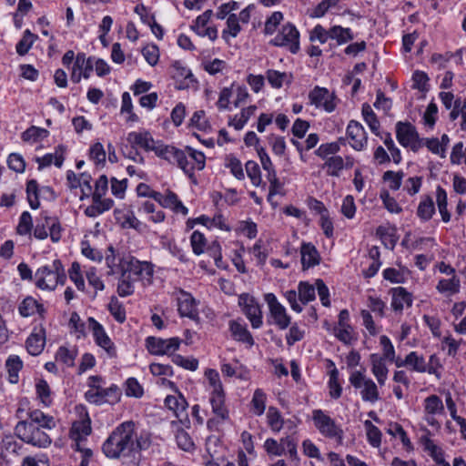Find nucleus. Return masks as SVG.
I'll return each instance as SVG.
<instances>
[{"label": "nucleus", "mask_w": 466, "mask_h": 466, "mask_svg": "<svg viewBox=\"0 0 466 466\" xmlns=\"http://www.w3.org/2000/svg\"><path fill=\"white\" fill-rule=\"evenodd\" d=\"M142 445L137 438L135 423L131 420L119 424L102 445L106 457L122 460L126 466H139Z\"/></svg>", "instance_id": "f257e3e1"}, {"label": "nucleus", "mask_w": 466, "mask_h": 466, "mask_svg": "<svg viewBox=\"0 0 466 466\" xmlns=\"http://www.w3.org/2000/svg\"><path fill=\"white\" fill-rule=\"evenodd\" d=\"M45 430L27 420H20L15 427V434L20 440L38 448H46L51 444V438Z\"/></svg>", "instance_id": "f03ea898"}, {"label": "nucleus", "mask_w": 466, "mask_h": 466, "mask_svg": "<svg viewBox=\"0 0 466 466\" xmlns=\"http://www.w3.org/2000/svg\"><path fill=\"white\" fill-rule=\"evenodd\" d=\"M36 286L42 289H54L58 283L64 284L66 273L59 259L53 261L52 265L39 268L35 272Z\"/></svg>", "instance_id": "7ed1b4c3"}, {"label": "nucleus", "mask_w": 466, "mask_h": 466, "mask_svg": "<svg viewBox=\"0 0 466 466\" xmlns=\"http://www.w3.org/2000/svg\"><path fill=\"white\" fill-rule=\"evenodd\" d=\"M118 268L124 274H128L129 279H140L151 283L153 276V265L147 261H140L134 257L120 259Z\"/></svg>", "instance_id": "20e7f679"}, {"label": "nucleus", "mask_w": 466, "mask_h": 466, "mask_svg": "<svg viewBox=\"0 0 466 466\" xmlns=\"http://www.w3.org/2000/svg\"><path fill=\"white\" fill-rule=\"evenodd\" d=\"M154 152L157 157L167 160L169 163L177 164L189 177H194V165L188 161L183 150L171 146H164L157 142Z\"/></svg>", "instance_id": "39448f33"}, {"label": "nucleus", "mask_w": 466, "mask_h": 466, "mask_svg": "<svg viewBox=\"0 0 466 466\" xmlns=\"http://www.w3.org/2000/svg\"><path fill=\"white\" fill-rule=\"evenodd\" d=\"M350 382L355 389H360L361 399L371 403L380 399L376 383L365 375L364 371L355 370L350 376Z\"/></svg>", "instance_id": "423d86ee"}, {"label": "nucleus", "mask_w": 466, "mask_h": 466, "mask_svg": "<svg viewBox=\"0 0 466 466\" xmlns=\"http://www.w3.org/2000/svg\"><path fill=\"white\" fill-rule=\"evenodd\" d=\"M396 137L399 143L404 147H410L418 152L423 147V139L420 138L416 127L410 122H398L396 124Z\"/></svg>", "instance_id": "0eeeda50"}, {"label": "nucleus", "mask_w": 466, "mask_h": 466, "mask_svg": "<svg viewBox=\"0 0 466 466\" xmlns=\"http://www.w3.org/2000/svg\"><path fill=\"white\" fill-rule=\"evenodd\" d=\"M312 419L319 432L328 438L342 440L343 431L338 426L333 419L325 414L321 410H315L312 412Z\"/></svg>", "instance_id": "6e6552de"}, {"label": "nucleus", "mask_w": 466, "mask_h": 466, "mask_svg": "<svg viewBox=\"0 0 466 466\" xmlns=\"http://www.w3.org/2000/svg\"><path fill=\"white\" fill-rule=\"evenodd\" d=\"M275 46H285L292 54L299 50V33L292 24L283 25L281 31L270 41Z\"/></svg>", "instance_id": "1a4fd4ad"}, {"label": "nucleus", "mask_w": 466, "mask_h": 466, "mask_svg": "<svg viewBox=\"0 0 466 466\" xmlns=\"http://www.w3.org/2000/svg\"><path fill=\"white\" fill-rule=\"evenodd\" d=\"M238 305L243 313L248 319L253 329H258L262 325V312L254 297L243 293L238 297Z\"/></svg>", "instance_id": "9d476101"}, {"label": "nucleus", "mask_w": 466, "mask_h": 466, "mask_svg": "<svg viewBox=\"0 0 466 466\" xmlns=\"http://www.w3.org/2000/svg\"><path fill=\"white\" fill-rule=\"evenodd\" d=\"M180 343L181 339L177 337L167 339L148 337L146 339V345L148 351L155 355L172 354L178 350Z\"/></svg>", "instance_id": "9b49d317"}, {"label": "nucleus", "mask_w": 466, "mask_h": 466, "mask_svg": "<svg viewBox=\"0 0 466 466\" xmlns=\"http://www.w3.org/2000/svg\"><path fill=\"white\" fill-rule=\"evenodd\" d=\"M88 328L92 331L96 343L103 348L107 355L111 358L116 356V348L111 341L110 338L106 333L103 326L98 323L94 318L90 317L87 319Z\"/></svg>", "instance_id": "f8f14e48"}, {"label": "nucleus", "mask_w": 466, "mask_h": 466, "mask_svg": "<svg viewBox=\"0 0 466 466\" xmlns=\"http://www.w3.org/2000/svg\"><path fill=\"white\" fill-rule=\"evenodd\" d=\"M270 315L274 319V323L280 329H285L290 324V317L286 313L285 308L278 301L276 296L272 293L265 295Z\"/></svg>", "instance_id": "ddd939ff"}, {"label": "nucleus", "mask_w": 466, "mask_h": 466, "mask_svg": "<svg viewBox=\"0 0 466 466\" xmlns=\"http://www.w3.org/2000/svg\"><path fill=\"white\" fill-rule=\"evenodd\" d=\"M311 105L317 107H323L327 112H332L336 104L335 96L325 87L315 86L309 94Z\"/></svg>", "instance_id": "4468645a"}, {"label": "nucleus", "mask_w": 466, "mask_h": 466, "mask_svg": "<svg viewBox=\"0 0 466 466\" xmlns=\"http://www.w3.org/2000/svg\"><path fill=\"white\" fill-rule=\"evenodd\" d=\"M347 135L350 146L355 150H361L367 145V134L360 123L351 120L347 127Z\"/></svg>", "instance_id": "2eb2a0df"}, {"label": "nucleus", "mask_w": 466, "mask_h": 466, "mask_svg": "<svg viewBox=\"0 0 466 466\" xmlns=\"http://www.w3.org/2000/svg\"><path fill=\"white\" fill-rule=\"evenodd\" d=\"M132 149L141 147L146 151H154L157 142L154 140L149 132H130L127 137Z\"/></svg>", "instance_id": "dca6fc26"}, {"label": "nucleus", "mask_w": 466, "mask_h": 466, "mask_svg": "<svg viewBox=\"0 0 466 466\" xmlns=\"http://www.w3.org/2000/svg\"><path fill=\"white\" fill-rule=\"evenodd\" d=\"M178 312L182 317H187L193 320H198V310L194 298L186 292L178 299Z\"/></svg>", "instance_id": "f3484780"}, {"label": "nucleus", "mask_w": 466, "mask_h": 466, "mask_svg": "<svg viewBox=\"0 0 466 466\" xmlns=\"http://www.w3.org/2000/svg\"><path fill=\"white\" fill-rule=\"evenodd\" d=\"M300 254L304 270L319 264L320 256L316 247L311 243H303L300 248Z\"/></svg>", "instance_id": "a211bd4d"}, {"label": "nucleus", "mask_w": 466, "mask_h": 466, "mask_svg": "<svg viewBox=\"0 0 466 466\" xmlns=\"http://www.w3.org/2000/svg\"><path fill=\"white\" fill-rule=\"evenodd\" d=\"M213 413L221 420L228 419V410L225 406L224 390L212 391L209 399Z\"/></svg>", "instance_id": "6ab92c4d"}, {"label": "nucleus", "mask_w": 466, "mask_h": 466, "mask_svg": "<svg viewBox=\"0 0 466 466\" xmlns=\"http://www.w3.org/2000/svg\"><path fill=\"white\" fill-rule=\"evenodd\" d=\"M229 330L235 340L247 343L249 347L254 345L252 335L246 325L241 324L238 320L229 321Z\"/></svg>", "instance_id": "aec40b11"}, {"label": "nucleus", "mask_w": 466, "mask_h": 466, "mask_svg": "<svg viewBox=\"0 0 466 466\" xmlns=\"http://www.w3.org/2000/svg\"><path fill=\"white\" fill-rule=\"evenodd\" d=\"M26 420L29 423H34V425L46 430H52L56 425V420L53 416L45 414L40 410H34L29 411L28 420Z\"/></svg>", "instance_id": "412c9836"}, {"label": "nucleus", "mask_w": 466, "mask_h": 466, "mask_svg": "<svg viewBox=\"0 0 466 466\" xmlns=\"http://www.w3.org/2000/svg\"><path fill=\"white\" fill-rule=\"evenodd\" d=\"M411 304V294L409 293L403 287L392 289L391 307L395 311H401L404 308V305L410 307Z\"/></svg>", "instance_id": "4be33fe9"}, {"label": "nucleus", "mask_w": 466, "mask_h": 466, "mask_svg": "<svg viewBox=\"0 0 466 466\" xmlns=\"http://www.w3.org/2000/svg\"><path fill=\"white\" fill-rule=\"evenodd\" d=\"M371 363V371L380 386H383L387 380L388 368L384 363V359L378 354H371L370 356Z\"/></svg>", "instance_id": "5701e85b"}, {"label": "nucleus", "mask_w": 466, "mask_h": 466, "mask_svg": "<svg viewBox=\"0 0 466 466\" xmlns=\"http://www.w3.org/2000/svg\"><path fill=\"white\" fill-rule=\"evenodd\" d=\"M25 343L29 354L33 356L39 355L43 351L46 344L44 329H41L39 332L32 333Z\"/></svg>", "instance_id": "b1692460"}, {"label": "nucleus", "mask_w": 466, "mask_h": 466, "mask_svg": "<svg viewBox=\"0 0 466 466\" xmlns=\"http://www.w3.org/2000/svg\"><path fill=\"white\" fill-rule=\"evenodd\" d=\"M18 309L23 317H30L36 312L43 315L45 312L44 306L32 297H26L19 305Z\"/></svg>", "instance_id": "393cba45"}, {"label": "nucleus", "mask_w": 466, "mask_h": 466, "mask_svg": "<svg viewBox=\"0 0 466 466\" xmlns=\"http://www.w3.org/2000/svg\"><path fill=\"white\" fill-rule=\"evenodd\" d=\"M406 363L410 370L419 373H424L428 370V365L425 358L419 355L416 351H411L406 356Z\"/></svg>", "instance_id": "a878e982"}, {"label": "nucleus", "mask_w": 466, "mask_h": 466, "mask_svg": "<svg viewBox=\"0 0 466 466\" xmlns=\"http://www.w3.org/2000/svg\"><path fill=\"white\" fill-rule=\"evenodd\" d=\"M23 367V361L16 355H11L5 361V368L8 372L9 381L11 383L18 382V372L21 370Z\"/></svg>", "instance_id": "bb28decb"}, {"label": "nucleus", "mask_w": 466, "mask_h": 466, "mask_svg": "<svg viewBox=\"0 0 466 466\" xmlns=\"http://www.w3.org/2000/svg\"><path fill=\"white\" fill-rule=\"evenodd\" d=\"M91 433L90 420H79L73 423L70 430V437L72 440L79 442L83 437Z\"/></svg>", "instance_id": "cd10ccee"}, {"label": "nucleus", "mask_w": 466, "mask_h": 466, "mask_svg": "<svg viewBox=\"0 0 466 466\" xmlns=\"http://www.w3.org/2000/svg\"><path fill=\"white\" fill-rule=\"evenodd\" d=\"M162 207L173 209L175 212H181L183 215L188 213V209L181 203L177 194L167 190L162 200Z\"/></svg>", "instance_id": "c85d7f7f"}, {"label": "nucleus", "mask_w": 466, "mask_h": 466, "mask_svg": "<svg viewBox=\"0 0 466 466\" xmlns=\"http://www.w3.org/2000/svg\"><path fill=\"white\" fill-rule=\"evenodd\" d=\"M257 110L256 106H249L243 108L239 115H236L229 122L228 126L234 127L235 129L240 130L244 127L245 124L248 121L251 116L255 114Z\"/></svg>", "instance_id": "c756f323"}, {"label": "nucleus", "mask_w": 466, "mask_h": 466, "mask_svg": "<svg viewBox=\"0 0 466 466\" xmlns=\"http://www.w3.org/2000/svg\"><path fill=\"white\" fill-rule=\"evenodd\" d=\"M361 113L364 120L369 125L371 132L376 136H380V122L377 118V116L373 112L371 106L368 103H364L362 105Z\"/></svg>", "instance_id": "7c9ffc66"}, {"label": "nucleus", "mask_w": 466, "mask_h": 466, "mask_svg": "<svg viewBox=\"0 0 466 466\" xmlns=\"http://www.w3.org/2000/svg\"><path fill=\"white\" fill-rule=\"evenodd\" d=\"M61 147H58L55 154H46L42 157H36L35 161L38 163V169L49 167L54 164L56 167H60L64 162L63 152H58Z\"/></svg>", "instance_id": "2f4dec72"}, {"label": "nucleus", "mask_w": 466, "mask_h": 466, "mask_svg": "<svg viewBox=\"0 0 466 466\" xmlns=\"http://www.w3.org/2000/svg\"><path fill=\"white\" fill-rule=\"evenodd\" d=\"M323 168L327 169V175L339 177V172L344 168V160L340 156H332L326 159Z\"/></svg>", "instance_id": "473e14b6"}, {"label": "nucleus", "mask_w": 466, "mask_h": 466, "mask_svg": "<svg viewBox=\"0 0 466 466\" xmlns=\"http://www.w3.org/2000/svg\"><path fill=\"white\" fill-rule=\"evenodd\" d=\"M329 38L335 39L339 45H342L352 40L354 35L350 28L334 25L329 29Z\"/></svg>", "instance_id": "72a5a7b5"}, {"label": "nucleus", "mask_w": 466, "mask_h": 466, "mask_svg": "<svg viewBox=\"0 0 466 466\" xmlns=\"http://www.w3.org/2000/svg\"><path fill=\"white\" fill-rule=\"evenodd\" d=\"M165 405L167 409L173 410L177 417L179 412L186 410L187 402L184 396L179 393L178 396H167L165 399Z\"/></svg>", "instance_id": "f704fd0d"}, {"label": "nucleus", "mask_w": 466, "mask_h": 466, "mask_svg": "<svg viewBox=\"0 0 466 466\" xmlns=\"http://www.w3.org/2000/svg\"><path fill=\"white\" fill-rule=\"evenodd\" d=\"M424 410L427 415H435L444 411V406L441 398L437 395H431L424 400Z\"/></svg>", "instance_id": "c9c22d12"}, {"label": "nucleus", "mask_w": 466, "mask_h": 466, "mask_svg": "<svg viewBox=\"0 0 466 466\" xmlns=\"http://www.w3.org/2000/svg\"><path fill=\"white\" fill-rule=\"evenodd\" d=\"M435 212L434 203L431 197H426L420 201L417 209V215L422 220H429Z\"/></svg>", "instance_id": "e433bc0d"}, {"label": "nucleus", "mask_w": 466, "mask_h": 466, "mask_svg": "<svg viewBox=\"0 0 466 466\" xmlns=\"http://www.w3.org/2000/svg\"><path fill=\"white\" fill-rule=\"evenodd\" d=\"M36 38L37 35L31 33L28 29L25 30L24 32L23 37L19 40V42L16 45L17 54L20 56L26 55Z\"/></svg>", "instance_id": "4c0bfd02"}, {"label": "nucleus", "mask_w": 466, "mask_h": 466, "mask_svg": "<svg viewBox=\"0 0 466 466\" xmlns=\"http://www.w3.org/2000/svg\"><path fill=\"white\" fill-rule=\"evenodd\" d=\"M134 281L135 279H129L128 274L121 272V276L118 280L117 293L120 297H127L134 293Z\"/></svg>", "instance_id": "58836bf2"}, {"label": "nucleus", "mask_w": 466, "mask_h": 466, "mask_svg": "<svg viewBox=\"0 0 466 466\" xmlns=\"http://www.w3.org/2000/svg\"><path fill=\"white\" fill-rule=\"evenodd\" d=\"M27 200L33 209H36L40 206L38 198V184L36 180L31 179L26 184Z\"/></svg>", "instance_id": "ea45409f"}, {"label": "nucleus", "mask_w": 466, "mask_h": 466, "mask_svg": "<svg viewBox=\"0 0 466 466\" xmlns=\"http://www.w3.org/2000/svg\"><path fill=\"white\" fill-rule=\"evenodd\" d=\"M299 299L307 304L315 299V287L309 282L301 281L299 284Z\"/></svg>", "instance_id": "a19ab883"}, {"label": "nucleus", "mask_w": 466, "mask_h": 466, "mask_svg": "<svg viewBox=\"0 0 466 466\" xmlns=\"http://www.w3.org/2000/svg\"><path fill=\"white\" fill-rule=\"evenodd\" d=\"M268 422L273 431H279L283 427V419L280 412L275 407H269L268 410Z\"/></svg>", "instance_id": "79ce46f5"}, {"label": "nucleus", "mask_w": 466, "mask_h": 466, "mask_svg": "<svg viewBox=\"0 0 466 466\" xmlns=\"http://www.w3.org/2000/svg\"><path fill=\"white\" fill-rule=\"evenodd\" d=\"M35 390L41 402L45 406H49L52 402V399L50 397L51 390L48 383L45 380H39L35 385Z\"/></svg>", "instance_id": "37998d69"}, {"label": "nucleus", "mask_w": 466, "mask_h": 466, "mask_svg": "<svg viewBox=\"0 0 466 466\" xmlns=\"http://www.w3.org/2000/svg\"><path fill=\"white\" fill-rule=\"evenodd\" d=\"M437 289L441 292H450L455 294L460 289V279L453 276L450 279H441L437 285Z\"/></svg>", "instance_id": "c03bdc74"}, {"label": "nucleus", "mask_w": 466, "mask_h": 466, "mask_svg": "<svg viewBox=\"0 0 466 466\" xmlns=\"http://www.w3.org/2000/svg\"><path fill=\"white\" fill-rule=\"evenodd\" d=\"M139 211H143L147 214H152L150 219L155 222H162L165 218V214L162 210L156 211V206L151 201H144L139 208Z\"/></svg>", "instance_id": "a18cd8bd"}, {"label": "nucleus", "mask_w": 466, "mask_h": 466, "mask_svg": "<svg viewBox=\"0 0 466 466\" xmlns=\"http://www.w3.org/2000/svg\"><path fill=\"white\" fill-rule=\"evenodd\" d=\"M246 172L248 177L250 178L252 184L255 187H258L261 184V173L258 163L249 160L245 165Z\"/></svg>", "instance_id": "49530a36"}, {"label": "nucleus", "mask_w": 466, "mask_h": 466, "mask_svg": "<svg viewBox=\"0 0 466 466\" xmlns=\"http://www.w3.org/2000/svg\"><path fill=\"white\" fill-rule=\"evenodd\" d=\"M403 177V171L394 172L389 170L383 174L382 178L384 181L389 182V187L390 189L398 190L401 186Z\"/></svg>", "instance_id": "de8ad7c7"}, {"label": "nucleus", "mask_w": 466, "mask_h": 466, "mask_svg": "<svg viewBox=\"0 0 466 466\" xmlns=\"http://www.w3.org/2000/svg\"><path fill=\"white\" fill-rule=\"evenodd\" d=\"M44 219L49 228L50 238L53 242H57L61 238V225L56 218L45 216Z\"/></svg>", "instance_id": "09e8293b"}, {"label": "nucleus", "mask_w": 466, "mask_h": 466, "mask_svg": "<svg viewBox=\"0 0 466 466\" xmlns=\"http://www.w3.org/2000/svg\"><path fill=\"white\" fill-rule=\"evenodd\" d=\"M364 426L367 430V437L373 447H379L381 442V432L371 421L366 420Z\"/></svg>", "instance_id": "8fccbe9b"}, {"label": "nucleus", "mask_w": 466, "mask_h": 466, "mask_svg": "<svg viewBox=\"0 0 466 466\" xmlns=\"http://www.w3.org/2000/svg\"><path fill=\"white\" fill-rule=\"evenodd\" d=\"M176 440L178 447L186 451H190L194 449V442L190 435L183 429L177 431Z\"/></svg>", "instance_id": "3c124183"}, {"label": "nucleus", "mask_w": 466, "mask_h": 466, "mask_svg": "<svg viewBox=\"0 0 466 466\" xmlns=\"http://www.w3.org/2000/svg\"><path fill=\"white\" fill-rule=\"evenodd\" d=\"M47 134V130L32 126L22 133V139L25 142H35L38 138L46 137Z\"/></svg>", "instance_id": "603ef678"}, {"label": "nucleus", "mask_w": 466, "mask_h": 466, "mask_svg": "<svg viewBox=\"0 0 466 466\" xmlns=\"http://www.w3.org/2000/svg\"><path fill=\"white\" fill-rule=\"evenodd\" d=\"M190 243L193 252L196 255H200L204 252L206 247V238L202 233L198 230L194 231L190 237Z\"/></svg>", "instance_id": "864d4df0"}, {"label": "nucleus", "mask_w": 466, "mask_h": 466, "mask_svg": "<svg viewBox=\"0 0 466 466\" xmlns=\"http://www.w3.org/2000/svg\"><path fill=\"white\" fill-rule=\"evenodd\" d=\"M33 228L32 217L28 211H24L19 219V223L17 226V233L19 235H26L29 234Z\"/></svg>", "instance_id": "5fc2aeb1"}, {"label": "nucleus", "mask_w": 466, "mask_h": 466, "mask_svg": "<svg viewBox=\"0 0 466 466\" xmlns=\"http://www.w3.org/2000/svg\"><path fill=\"white\" fill-rule=\"evenodd\" d=\"M104 388L96 387V389H90L85 393L86 400L96 405H102L106 403L105 395L103 394Z\"/></svg>", "instance_id": "6e6d98bb"}, {"label": "nucleus", "mask_w": 466, "mask_h": 466, "mask_svg": "<svg viewBox=\"0 0 466 466\" xmlns=\"http://www.w3.org/2000/svg\"><path fill=\"white\" fill-rule=\"evenodd\" d=\"M339 149L340 147L338 142H331L320 145L315 154L322 159H327L328 156L337 154Z\"/></svg>", "instance_id": "4d7b16f0"}, {"label": "nucleus", "mask_w": 466, "mask_h": 466, "mask_svg": "<svg viewBox=\"0 0 466 466\" xmlns=\"http://www.w3.org/2000/svg\"><path fill=\"white\" fill-rule=\"evenodd\" d=\"M333 333L335 337L344 344H351L356 339L353 334V328H334Z\"/></svg>", "instance_id": "13d9d810"}, {"label": "nucleus", "mask_w": 466, "mask_h": 466, "mask_svg": "<svg viewBox=\"0 0 466 466\" xmlns=\"http://www.w3.org/2000/svg\"><path fill=\"white\" fill-rule=\"evenodd\" d=\"M265 400H266V395L263 392V390L260 389H257L253 394V398H252V401H251L253 408H254V412L257 415H262L264 413V410L266 408Z\"/></svg>", "instance_id": "bf43d9fd"}, {"label": "nucleus", "mask_w": 466, "mask_h": 466, "mask_svg": "<svg viewBox=\"0 0 466 466\" xmlns=\"http://www.w3.org/2000/svg\"><path fill=\"white\" fill-rule=\"evenodd\" d=\"M266 77L268 83L274 88H280L283 85L284 80L287 78V74L277 70L268 69L266 72Z\"/></svg>", "instance_id": "052dcab7"}, {"label": "nucleus", "mask_w": 466, "mask_h": 466, "mask_svg": "<svg viewBox=\"0 0 466 466\" xmlns=\"http://www.w3.org/2000/svg\"><path fill=\"white\" fill-rule=\"evenodd\" d=\"M76 355L74 350H70L66 347H60L56 353V360L67 366H73Z\"/></svg>", "instance_id": "680f3d73"}, {"label": "nucleus", "mask_w": 466, "mask_h": 466, "mask_svg": "<svg viewBox=\"0 0 466 466\" xmlns=\"http://www.w3.org/2000/svg\"><path fill=\"white\" fill-rule=\"evenodd\" d=\"M9 168L17 172L23 173L25 169V162L23 157L17 153H12L7 159Z\"/></svg>", "instance_id": "e2e57ef3"}, {"label": "nucleus", "mask_w": 466, "mask_h": 466, "mask_svg": "<svg viewBox=\"0 0 466 466\" xmlns=\"http://www.w3.org/2000/svg\"><path fill=\"white\" fill-rule=\"evenodd\" d=\"M279 444H281L280 447L283 450V454L288 452L290 458H295L297 456V441L294 437L287 436L285 438H281Z\"/></svg>", "instance_id": "0e129e2a"}, {"label": "nucleus", "mask_w": 466, "mask_h": 466, "mask_svg": "<svg viewBox=\"0 0 466 466\" xmlns=\"http://www.w3.org/2000/svg\"><path fill=\"white\" fill-rule=\"evenodd\" d=\"M142 55L150 66L157 64L159 59V50L156 45L145 46L142 49Z\"/></svg>", "instance_id": "69168bd1"}, {"label": "nucleus", "mask_w": 466, "mask_h": 466, "mask_svg": "<svg viewBox=\"0 0 466 466\" xmlns=\"http://www.w3.org/2000/svg\"><path fill=\"white\" fill-rule=\"evenodd\" d=\"M190 125L203 131L210 128L208 121L205 119V111L203 110L196 111L193 114L190 119Z\"/></svg>", "instance_id": "338daca9"}, {"label": "nucleus", "mask_w": 466, "mask_h": 466, "mask_svg": "<svg viewBox=\"0 0 466 466\" xmlns=\"http://www.w3.org/2000/svg\"><path fill=\"white\" fill-rule=\"evenodd\" d=\"M90 158L96 164H104L106 162V151L101 143H95L90 148Z\"/></svg>", "instance_id": "774afa93"}]
</instances>
